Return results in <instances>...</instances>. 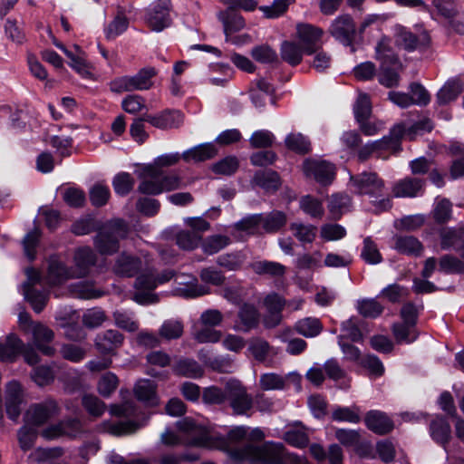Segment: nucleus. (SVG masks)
Segmentation results:
<instances>
[{
  "label": "nucleus",
  "mask_w": 464,
  "mask_h": 464,
  "mask_svg": "<svg viewBox=\"0 0 464 464\" xmlns=\"http://www.w3.org/2000/svg\"><path fill=\"white\" fill-rule=\"evenodd\" d=\"M72 278H74V276L70 267L58 257H50L48 260L47 273L44 277L46 284L51 286L59 285Z\"/></svg>",
  "instance_id": "nucleus-19"
},
{
  "label": "nucleus",
  "mask_w": 464,
  "mask_h": 464,
  "mask_svg": "<svg viewBox=\"0 0 464 464\" xmlns=\"http://www.w3.org/2000/svg\"><path fill=\"white\" fill-rule=\"evenodd\" d=\"M123 335L117 330H107L97 334L95 346L102 353H111L119 348L123 343Z\"/></svg>",
  "instance_id": "nucleus-25"
},
{
  "label": "nucleus",
  "mask_w": 464,
  "mask_h": 464,
  "mask_svg": "<svg viewBox=\"0 0 464 464\" xmlns=\"http://www.w3.org/2000/svg\"><path fill=\"white\" fill-rule=\"evenodd\" d=\"M259 312L254 304L244 303L240 305L233 329L237 332L248 333L257 327Z\"/></svg>",
  "instance_id": "nucleus-17"
},
{
  "label": "nucleus",
  "mask_w": 464,
  "mask_h": 464,
  "mask_svg": "<svg viewBox=\"0 0 464 464\" xmlns=\"http://www.w3.org/2000/svg\"><path fill=\"white\" fill-rule=\"evenodd\" d=\"M285 145L297 154H306L311 150V142L300 132H291L285 139Z\"/></svg>",
  "instance_id": "nucleus-36"
},
{
  "label": "nucleus",
  "mask_w": 464,
  "mask_h": 464,
  "mask_svg": "<svg viewBox=\"0 0 464 464\" xmlns=\"http://www.w3.org/2000/svg\"><path fill=\"white\" fill-rule=\"evenodd\" d=\"M440 270L446 274H463L464 261L452 255H444L440 258Z\"/></svg>",
  "instance_id": "nucleus-57"
},
{
  "label": "nucleus",
  "mask_w": 464,
  "mask_h": 464,
  "mask_svg": "<svg viewBox=\"0 0 464 464\" xmlns=\"http://www.w3.org/2000/svg\"><path fill=\"white\" fill-rule=\"evenodd\" d=\"M24 299L31 304L35 313H41L45 307L49 294L46 291L37 289H26L23 291Z\"/></svg>",
  "instance_id": "nucleus-42"
},
{
  "label": "nucleus",
  "mask_w": 464,
  "mask_h": 464,
  "mask_svg": "<svg viewBox=\"0 0 464 464\" xmlns=\"http://www.w3.org/2000/svg\"><path fill=\"white\" fill-rule=\"evenodd\" d=\"M303 53H304L303 47L294 42L285 41L281 44V58L292 66L302 62Z\"/></svg>",
  "instance_id": "nucleus-37"
},
{
  "label": "nucleus",
  "mask_w": 464,
  "mask_h": 464,
  "mask_svg": "<svg viewBox=\"0 0 464 464\" xmlns=\"http://www.w3.org/2000/svg\"><path fill=\"white\" fill-rule=\"evenodd\" d=\"M134 179L128 172H120L112 179V187L116 194L126 196L134 186Z\"/></svg>",
  "instance_id": "nucleus-53"
},
{
  "label": "nucleus",
  "mask_w": 464,
  "mask_h": 464,
  "mask_svg": "<svg viewBox=\"0 0 464 464\" xmlns=\"http://www.w3.org/2000/svg\"><path fill=\"white\" fill-rule=\"evenodd\" d=\"M182 187L181 178L176 174L163 175L157 179L143 178L138 187V191L146 195H159L162 192H169Z\"/></svg>",
  "instance_id": "nucleus-7"
},
{
  "label": "nucleus",
  "mask_w": 464,
  "mask_h": 464,
  "mask_svg": "<svg viewBox=\"0 0 464 464\" xmlns=\"http://www.w3.org/2000/svg\"><path fill=\"white\" fill-rule=\"evenodd\" d=\"M463 91V86L459 80L450 79L440 88L437 93V102L440 105H445L454 101Z\"/></svg>",
  "instance_id": "nucleus-35"
},
{
  "label": "nucleus",
  "mask_w": 464,
  "mask_h": 464,
  "mask_svg": "<svg viewBox=\"0 0 464 464\" xmlns=\"http://www.w3.org/2000/svg\"><path fill=\"white\" fill-rule=\"evenodd\" d=\"M172 5H153L146 12L145 21L154 32H161L171 24L169 13Z\"/></svg>",
  "instance_id": "nucleus-15"
},
{
  "label": "nucleus",
  "mask_w": 464,
  "mask_h": 464,
  "mask_svg": "<svg viewBox=\"0 0 464 464\" xmlns=\"http://www.w3.org/2000/svg\"><path fill=\"white\" fill-rule=\"evenodd\" d=\"M246 294V288L239 283L227 285L220 291L223 298L236 305L243 302Z\"/></svg>",
  "instance_id": "nucleus-43"
},
{
  "label": "nucleus",
  "mask_w": 464,
  "mask_h": 464,
  "mask_svg": "<svg viewBox=\"0 0 464 464\" xmlns=\"http://www.w3.org/2000/svg\"><path fill=\"white\" fill-rule=\"evenodd\" d=\"M182 154L179 152L163 154L157 157L151 163L145 164L140 172V178L157 179L162 174V169L176 165Z\"/></svg>",
  "instance_id": "nucleus-18"
},
{
  "label": "nucleus",
  "mask_w": 464,
  "mask_h": 464,
  "mask_svg": "<svg viewBox=\"0 0 464 464\" xmlns=\"http://www.w3.org/2000/svg\"><path fill=\"white\" fill-rule=\"evenodd\" d=\"M183 324L177 319H169L161 324L159 334L166 340L179 339L183 334Z\"/></svg>",
  "instance_id": "nucleus-49"
},
{
  "label": "nucleus",
  "mask_w": 464,
  "mask_h": 464,
  "mask_svg": "<svg viewBox=\"0 0 464 464\" xmlns=\"http://www.w3.org/2000/svg\"><path fill=\"white\" fill-rule=\"evenodd\" d=\"M286 384V377L276 372L261 374L258 382L262 391H282L285 389Z\"/></svg>",
  "instance_id": "nucleus-39"
},
{
  "label": "nucleus",
  "mask_w": 464,
  "mask_h": 464,
  "mask_svg": "<svg viewBox=\"0 0 464 464\" xmlns=\"http://www.w3.org/2000/svg\"><path fill=\"white\" fill-rule=\"evenodd\" d=\"M429 42L430 38L426 34H423L421 39L419 40L402 26H399L396 30V44L407 51H413L420 44L427 45Z\"/></svg>",
  "instance_id": "nucleus-31"
},
{
  "label": "nucleus",
  "mask_w": 464,
  "mask_h": 464,
  "mask_svg": "<svg viewBox=\"0 0 464 464\" xmlns=\"http://www.w3.org/2000/svg\"><path fill=\"white\" fill-rule=\"evenodd\" d=\"M218 154L216 146L211 143H202L194 146L182 153V160L185 162H201L213 159Z\"/></svg>",
  "instance_id": "nucleus-26"
},
{
  "label": "nucleus",
  "mask_w": 464,
  "mask_h": 464,
  "mask_svg": "<svg viewBox=\"0 0 464 464\" xmlns=\"http://www.w3.org/2000/svg\"><path fill=\"white\" fill-rule=\"evenodd\" d=\"M364 421L369 430L380 435L386 434L394 428L393 421L386 413L380 411H368L365 415Z\"/></svg>",
  "instance_id": "nucleus-23"
},
{
  "label": "nucleus",
  "mask_w": 464,
  "mask_h": 464,
  "mask_svg": "<svg viewBox=\"0 0 464 464\" xmlns=\"http://www.w3.org/2000/svg\"><path fill=\"white\" fill-rule=\"evenodd\" d=\"M295 327L299 334L308 338L318 335L323 330L320 320L314 317L301 319L296 322Z\"/></svg>",
  "instance_id": "nucleus-41"
},
{
  "label": "nucleus",
  "mask_w": 464,
  "mask_h": 464,
  "mask_svg": "<svg viewBox=\"0 0 464 464\" xmlns=\"http://www.w3.org/2000/svg\"><path fill=\"white\" fill-rule=\"evenodd\" d=\"M430 435L437 442L444 444L450 436V426L441 417H437L430 423Z\"/></svg>",
  "instance_id": "nucleus-45"
},
{
  "label": "nucleus",
  "mask_w": 464,
  "mask_h": 464,
  "mask_svg": "<svg viewBox=\"0 0 464 464\" xmlns=\"http://www.w3.org/2000/svg\"><path fill=\"white\" fill-rule=\"evenodd\" d=\"M262 220V214H254L245 217L238 222L235 223L233 227L238 231H244L247 234H254L261 226Z\"/></svg>",
  "instance_id": "nucleus-63"
},
{
  "label": "nucleus",
  "mask_w": 464,
  "mask_h": 464,
  "mask_svg": "<svg viewBox=\"0 0 464 464\" xmlns=\"http://www.w3.org/2000/svg\"><path fill=\"white\" fill-rule=\"evenodd\" d=\"M118 383V377L114 373L106 372L99 380L98 392L103 397H110L117 389Z\"/></svg>",
  "instance_id": "nucleus-64"
},
{
  "label": "nucleus",
  "mask_w": 464,
  "mask_h": 464,
  "mask_svg": "<svg viewBox=\"0 0 464 464\" xmlns=\"http://www.w3.org/2000/svg\"><path fill=\"white\" fill-rule=\"evenodd\" d=\"M218 18L223 24L227 42H228L230 36L241 31L246 26L243 16L233 10L220 11L218 14Z\"/></svg>",
  "instance_id": "nucleus-24"
},
{
  "label": "nucleus",
  "mask_w": 464,
  "mask_h": 464,
  "mask_svg": "<svg viewBox=\"0 0 464 464\" xmlns=\"http://www.w3.org/2000/svg\"><path fill=\"white\" fill-rule=\"evenodd\" d=\"M60 413L58 403L53 400H46L34 403L29 407L25 413V422L30 426L39 427Z\"/></svg>",
  "instance_id": "nucleus-9"
},
{
  "label": "nucleus",
  "mask_w": 464,
  "mask_h": 464,
  "mask_svg": "<svg viewBox=\"0 0 464 464\" xmlns=\"http://www.w3.org/2000/svg\"><path fill=\"white\" fill-rule=\"evenodd\" d=\"M22 341L14 334H9L5 343H0V361L13 362L21 353Z\"/></svg>",
  "instance_id": "nucleus-34"
},
{
  "label": "nucleus",
  "mask_w": 464,
  "mask_h": 464,
  "mask_svg": "<svg viewBox=\"0 0 464 464\" xmlns=\"http://www.w3.org/2000/svg\"><path fill=\"white\" fill-rule=\"evenodd\" d=\"M128 225L122 219L106 223L97 233L93 245L101 255H112L120 248V240L127 237Z\"/></svg>",
  "instance_id": "nucleus-5"
},
{
  "label": "nucleus",
  "mask_w": 464,
  "mask_h": 464,
  "mask_svg": "<svg viewBox=\"0 0 464 464\" xmlns=\"http://www.w3.org/2000/svg\"><path fill=\"white\" fill-rule=\"evenodd\" d=\"M173 372L185 378L198 379L203 376V367L194 359L179 358L173 365Z\"/></svg>",
  "instance_id": "nucleus-28"
},
{
  "label": "nucleus",
  "mask_w": 464,
  "mask_h": 464,
  "mask_svg": "<svg viewBox=\"0 0 464 464\" xmlns=\"http://www.w3.org/2000/svg\"><path fill=\"white\" fill-rule=\"evenodd\" d=\"M34 344L35 347L44 355L53 356L55 353V349L49 345L53 339L54 334L49 327L36 323L31 329Z\"/></svg>",
  "instance_id": "nucleus-22"
},
{
  "label": "nucleus",
  "mask_w": 464,
  "mask_h": 464,
  "mask_svg": "<svg viewBox=\"0 0 464 464\" xmlns=\"http://www.w3.org/2000/svg\"><path fill=\"white\" fill-rule=\"evenodd\" d=\"M303 169L306 177L314 179L321 185L331 184L335 177L334 165L326 160L307 159Z\"/></svg>",
  "instance_id": "nucleus-10"
},
{
  "label": "nucleus",
  "mask_w": 464,
  "mask_h": 464,
  "mask_svg": "<svg viewBox=\"0 0 464 464\" xmlns=\"http://www.w3.org/2000/svg\"><path fill=\"white\" fill-rule=\"evenodd\" d=\"M296 34L306 54H313L320 48V40L324 34L321 28L309 24H299L296 26Z\"/></svg>",
  "instance_id": "nucleus-14"
},
{
  "label": "nucleus",
  "mask_w": 464,
  "mask_h": 464,
  "mask_svg": "<svg viewBox=\"0 0 464 464\" xmlns=\"http://www.w3.org/2000/svg\"><path fill=\"white\" fill-rule=\"evenodd\" d=\"M146 121L162 130L178 128L183 122V115L178 111H166L157 116L146 115Z\"/></svg>",
  "instance_id": "nucleus-27"
},
{
  "label": "nucleus",
  "mask_w": 464,
  "mask_h": 464,
  "mask_svg": "<svg viewBox=\"0 0 464 464\" xmlns=\"http://www.w3.org/2000/svg\"><path fill=\"white\" fill-rule=\"evenodd\" d=\"M112 316L115 324L122 330L133 333L139 329V324L134 319L133 313H127L125 311H115Z\"/></svg>",
  "instance_id": "nucleus-58"
},
{
  "label": "nucleus",
  "mask_w": 464,
  "mask_h": 464,
  "mask_svg": "<svg viewBox=\"0 0 464 464\" xmlns=\"http://www.w3.org/2000/svg\"><path fill=\"white\" fill-rule=\"evenodd\" d=\"M134 393L139 401L145 402L149 406H156L159 403V399L156 395V384L152 381H139L135 385Z\"/></svg>",
  "instance_id": "nucleus-32"
},
{
  "label": "nucleus",
  "mask_w": 464,
  "mask_h": 464,
  "mask_svg": "<svg viewBox=\"0 0 464 464\" xmlns=\"http://www.w3.org/2000/svg\"><path fill=\"white\" fill-rule=\"evenodd\" d=\"M295 0H274L270 5L259 6V10L267 19H275L282 16Z\"/></svg>",
  "instance_id": "nucleus-47"
},
{
  "label": "nucleus",
  "mask_w": 464,
  "mask_h": 464,
  "mask_svg": "<svg viewBox=\"0 0 464 464\" xmlns=\"http://www.w3.org/2000/svg\"><path fill=\"white\" fill-rule=\"evenodd\" d=\"M425 181L420 178L406 177L397 181L392 193L396 198H414L422 194Z\"/></svg>",
  "instance_id": "nucleus-21"
},
{
  "label": "nucleus",
  "mask_w": 464,
  "mask_h": 464,
  "mask_svg": "<svg viewBox=\"0 0 464 464\" xmlns=\"http://www.w3.org/2000/svg\"><path fill=\"white\" fill-rule=\"evenodd\" d=\"M432 217L438 224L449 222L452 217V203L448 198L440 199L432 210Z\"/></svg>",
  "instance_id": "nucleus-51"
},
{
  "label": "nucleus",
  "mask_w": 464,
  "mask_h": 464,
  "mask_svg": "<svg viewBox=\"0 0 464 464\" xmlns=\"http://www.w3.org/2000/svg\"><path fill=\"white\" fill-rule=\"evenodd\" d=\"M286 224V216L284 212L275 210L264 216L261 226L267 233H275Z\"/></svg>",
  "instance_id": "nucleus-44"
},
{
  "label": "nucleus",
  "mask_w": 464,
  "mask_h": 464,
  "mask_svg": "<svg viewBox=\"0 0 464 464\" xmlns=\"http://www.w3.org/2000/svg\"><path fill=\"white\" fill-rule=\"evenodd\" d=\"M253 272L259 276H268L275 279H281L286 273V267L275 261L261 260L251 264Z\"/></svg>",
  "instance_id": "nucleus-30"
},
{
  "label": "nucleus",
  "mask_w": 464,
  "mask_h": 464,
  "mask_svg": "<svg viewBox=\"0 0 464 464\" xmlns=\"http://www.w3.org/2000/svg\"><path fill=\"white\" fill-rule=\"evenodd\" d=\"M178 427L180 431L187 435L186 444L189 446L208 449L218 448L232 452L234 443L229 440L228 437L227 439L214 438L205 427L197 424L193 420L184 419L178 422Z\"/></svg>",
  "instance_id": "nucleus-4"
},
{
  "label": "nucleus",
  "mask_w": 464,
  "mask_h": 464,
  "mask_svg": "<svg viewBox=\"0 0 464 464\" xmlns=\"http://www.w3.org/2000/svg\"><path fill=\"white\" fill-rule=\"evenodd\" d=\"M231 243L227 236L214 235L208 237L201 243L202 250L208 255H214L220 250L224 249Z\"/></svg>",
  "instance_id": "nucleus-46"
},
{
  "label": "nucleus",
  "mask_w": 464,
  "mask_h": 464,
  "mask_svg": "<svg viewBox=\"0 0 464 464\" xmlns=\"http://www.w3.org/2000/svg\"><path fill=\"white\" fill-rule=\"evenodd\" d=\"M265 437L260 428L237 426L231 429L228 432V439L234 443L231 456L263 464H308L305 457L288 452L282 443L266 441L257 445Z\"/></svg>",
  "instance_id": "nucleus-1"
},
{
  "label": "nucleus",
  "mask_w": 464,
  "mask_h": 464,
  "mask_svg": "<svg viewBox=\"0 0 464 464\" xmlns=\"http://www.w3.org/2000/svg\"><path fill=\"white\" fill-rule=\"evenodd\" d=\"M329 33L335 40L349 46L355 39L356 25L349 14H342L332 22Z\"/></svg>",
  "instance_id": "nucleus-11"
},
{
  "label": "nucleus",
  "mask_w": 464,
  "mask_h": 464,
  "mask_svg": "<svg viewBox=\"0 0 464 464\" xmlns=\"http://www.w3.org/2000/svg\"><path fill=\"white\" fill-rule=\"evenodd\" d=\"M226 391L229 404L237 415H244L251 410L253 399L247 393L246 387L237 380H230L226 383Z\"/></svg>",
  "instance_id": "nucleus-8"
},
{
  "label": "nucleus",
  "mask_w": 464,
  "mask_h": 464,
  "mask_svg": "<svg viewBox=\"0 0 464 464\" xmlns=\"http://www.w3.org/2000/svg\"><path fill=\"white\" fill-rule=\"evenodd\" d=\"M174 295L185 298H196L209 294V289L198 283L196 276L181 274L175 277Z\"/></svg>",
  "instance_id": "nucleus-12"
},
{
  "label": "nucleus",
  "mask_w": 464,
  "mask_h": 464,
  "mask_svg": "<svg viewBox=\"0 0 464 464\" xmlns=\"http://www.w3.org/2000/svg\"><path fill=\"white\" fill-rule=\"evenodd\" d=\"M202 241V236L197 232L181 230L176 235V243L183 250H193Z\"/></svg>",
  "instance_id": "nucleus-50"
},
{
  "label": "nucleus",
  "mask_w": 464,
  "mask_h": 464,
  "mask_svg": "<svg viewBox=\"0 0 464 464\" xmlns=\"http://www.w3.org/2000/svg\"><path fill=\"white\" fill-rule=\"evenodd\" d=\"M375 59L379 62L378 81L386 88L397 87L403 66L393 52L387 38L381 39L375 47Z\"/></svg>",
  "instance_id": "nucleus-2"
},
{
  "label": "nucleus",
  "mask_w": 464,
  "mask_h": 464,
  "mask_svg": "<svg viewBox=\"0 0 464 464\" xmlns=\"http://www.w3.org/2000/svg\"><path fill=\"white\" fill-rule=\"evenodd\" d=\"M82 404L85 411L92 417H100L105 411L106 406L98 397L92 394H84Z\"/></svg>",
  "instance_id": "nucleus-61"
},
{
  "label": "nucleus",
  "mask_w": 464,
  "mask_h": 464,
  "mask_svg": "<svg viewBox=\"0 0 464 464\" xmlns=\"http://www.w3.org/2000/svg\"><path fill=\"white\" fill-rule=\"evenodd\" d=\"M5 400L8 417L17 420L25 403L24 392L18 382L11 381L6 384Z\"/></svg>",
  "instance_id": "nucleus-13"
},
{
  "label": "nucleus",
  "mask_w": 464,
  "mask_h": 464,
  "mask_svg": "<svg viewBox=\"0 0 464 464\" xmlns=\"http://www.w3.org/2000/svg\"><path fill=\"white\" fill-rule=\"evenodd\" d=\"M252 184L262 188L266 192H275L281 186V180L277 172L272 169H264L255 173Z\"/></svg>",
  "instance_id": "nucleus-29"
},
{
  "label": "nucleus",
  "mask_w": 464,
  "mask_h": 464,
  "mask_svg": "<svg viewBox=\"0 0 464 464\" xmlns=\"http://www.w3.org/2000/svg\"><path fill=\"white\" fill-rule=\"evenodd\" d=\"M404 127L402 125H395L391 130L389 136H384L382 139L365 144L358 151V158L361 161H364L370 156L382 150H390L392 152L400 150V140L402 137Z\"/></svg>",
  "instance_id": "nucleus-6"
},
{
  "label": "nucleus",
  "mask_w": 464,
  "mask_h": 464,
  "mask_svg": "<svg viewBox=\"0 0 464 464\" xmlns=\"http://www.w3.org/2000/svg\"><path fill=\"white\" fill-rule=\"evenodd\" d=\"M290 229L293 235L302 243H312L316 236V227L303 223H292Z\"/></svg>",
  "instance_id": "nucleus-56"
},
{
  "label": "nucleus",
  "mask_w": 464,
  "mask_h": 464,
  "mask_svg": "<svg viewBox=\"0 0 464 464\" xmlns=\"http://www.w3.org/2000/svg\"><path fill=\"white\" fill-rule=\"evenodd\" d=\"M37 437L38 432L32 426L26 423V425L21 427L17 432L18 442L21 450L24 451L31 450L34 447Z\"/></svg>",
  "instance_id": "nucleus-54"
},
{
  "label": "nucleus",
  "mask_w": 464,
  "mask_h": 464,
  "mask_svg": "<svg viewBox=\"0 0 464 464\" xmlns=\"http://www.w3.org/2000/svg\"><path fill=\"white\" fill-rule=\"evenodd\" d=\"M141 268V260L126 252L120 254L114 261L112 266V272L124 277L134 276Z\"/></svg>",
  "instance_id": "nucleus-20"
},
{
  "label": "nucleus",
  "mask_w": 464,
  "mask_h": 464,
  "mask_svg": "<svg viewBox=\"0 0 464 464\" xmlns=\"http://www.w3.org/2000/svg\"><path fill=\"white\" fill-rule=\"evenodd\" d=\"M129 26V19L122 10L118 11L114 19L108 24L105 29V34L108 39L115 38L127 30Z\"/></svg>",
  "instance_id": "nucleus-48"
},
{
  "label": "nucleus",
  "mask_w": 464,
  "mask_h": 464,
  "mask_svg": "<svg viewBox=\"0 0 464 464\" xmlns=\"http://www.w3.org/2000/svg\"><path fill=\"white\" fill-rule=\"evenodd\" d=\"M392 333L399 343H411L418 338V331L416 325L400 322L392 325Z\"/></svg>",
  "instance_id": "nucleus-38"
},
{
  "label": "nucleus",
  "mask_w": 464,
  "mask_h": 464,
  "mask_svg": "<svg viewBox=\"0 0 464 464\" xmlns=\"http://www.w3.org/2000/svg\"><path fill=\"white\" fill-rule=\"evenodd\" d=\"M74 266L70 267L74 278H82L89 275L90 270L97 262L96 254L89 246L78 248L73 256Z\"/></svg>",
  "instance_id": "nucleus-16"
},
{
  "label": "nucleus",
  "mask_w": 464,
  "mask_h": 464,
  "mask_svg": "<svg viewBox=\"0 0 464 464\" xmlns=\"http://www.w3.org/2000/svg\"><path fill=\"white\" fill-rule=\"evenodd\" d=\"M362 258L370 265H376L382 262V257L376 244L371 237H365L361 253Z\"/></svg>",
  "instance_id": "nucleus-59"
},
{
  "label": "nucleus",
  "mask_w": 464,
  "mask_h": 464,
  "mask_svg": "<svg viewBox=\"0 0 464 464\" xmlns=\"http://www.w3.org/2000/svg\"><path fill=\"white\" fill-rule=\"evenodd\" d=\"M350 184L354 191L360 195H368L375 198L372 200L376 212L389 209L392 201L385 196L384 181L375 172H362L350 176Z\"/></svg>",
  "instance_id": "nucleus-3"
},
{
  "label": "nucleus",
  "mask_w": 464,
  "mask_h": 464,
  "mask_svg": "<svg viewBox=\"0 0 464 464\" xmlns=\"http://www.w3.org/2000/svg\"><path fill=\"white\" fill-rule=\"evenodd\" d=\"M351 204V198L345 193H336L332 195L328 208L334 218H339L343 212L346 211Z\"/></svg>",
  "instance_id": "nucleus-52"
},
{
  "label": "nucleus",
  "mask_w": 464,
  "mask_h": 464,
  "mask_svg": "<svg viewBox=\"0 0 464 464\" xmlns=\"http://www.w3.org/2000/svg\"><path fill=\"white\" fill-rule=\"evenodd\" d=\"M276 140L275 135L268 130H258L252 133L249 143L254 149H266L272 147Z\"/></svg>",
  "instance_id": "nucleus-55"
},
{
  "label": "nucleus",
  "mask_w": 464,
  "mask_h": 464,
  "mask_svg": "<svg viewBox=\"0 0 464 464\" xmlns=\"http://www.w3.org/2000/svg\"><path fill=\"white\" fill-rule=\"evenodd\" d=\"M394 248L401 254L420 256L423 250L422 244L412 236L394 237Z\"/></svg>",
  "instance_id": "nucleus-33"
},
{
  "label": "nucleus",
  "mask_w": 464,
  "mask_h": 464,
  "mask_svg": "<svg viewBox=\"0 0 464 464\" xmlns=\"http://www.w3.org/2000/svg\"><path fill=\"white\" fill-rule=\"evenodd\" d=\"M245 257L240 252L227 253L217 258V264L228 271H236L241 268Z\"/></svg>",
  "instance_id": "nucleus-60"
},
{
  "label": "nucleus",
  "mask_w": 464,
  "mask_h": 464,
  "mask_svg": "<svg viewBox=\"0 0 464 464\" xmlns=\"http://www.w3.org/2000/svg\"><path fill=\"white\" fill-rule=\"evenodd\" d=\"M357 309L363 317L375 318L383 312V306L375 299L358 301Z\"/></svg>",
  "instance_id": "nucleus-62"
},
{
  "label": "nucleus",
  "mask_w": 464,
  "mask_h": 464,
  "mask_svg": "<svg viewBox=\"0 0 464 464\" xmlns=\"http://www.w3.org/2000/svg\"><path fill=\"white\" fill-rule=\"evenodd\" d=\"M157 74L153 67H146L139 71L134 76H130L133 91L149 90L152 86L151 79Z\"/></svg>",
  "instance_id": "nucleus-40"
}]
</instances>
